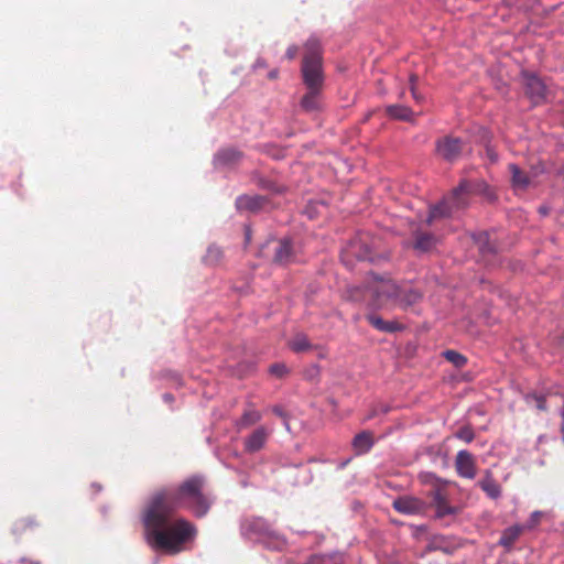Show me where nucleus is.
Listing matches in <instances>:
<instances>
[{
  "instance_id": "40",
  "label": "nucleus",
  "mask_w": 564,
  "mask_h": 564,
  "mask_svg": "<svg viewBox=\"0 0 564 564\" xmlns=\"http://www.w3.org/2000/svg\"><path fill=\"white\" fill-rule=\"evenodd\" d=\"M429 212H434V213H437V212H443V206H442V203L440 204H436L434 206H431Z\"/></svg>"
},
{
  "instance_id": "37",
  "label": "nucleus",
  "mask_w": 564,
  "mask_h": 564,
  "mask_svg": "<svg viewBox=\"0 0 564 564\" xmlns=\"http://www.w3.org/2000/svg\"><path fill=\"white\" fill-rule=\"evenodd\" d=\"M261 417H262L261 412H259L258 410L249 409V426L251 424L259 422L261 420Z\"/></svg>"
},
{
  "instance_id": "44",
  "label": "nucleus",
  "mask_w": 564,
  "mask_h": 564,
  "mask_svg": "<svg viewBox=\"0 0 564 564\" xmlns=\"http://www.w3.org/2000/svg\"><path fill=\"white\" fill-rule=\"evenodd\" d=\"M437 214H431V216L429 217L427 219V223H432V220L434 219V217L436 216Z\"/></svg>"
},
{
  "instance_id": "38",
  "label": "nucleus",
  "mask_w": 564,
  "mask_h": 564,
  "mask_svg": "<svg viewBox=\"0 0 564 564\" xmlns=\"http://www.w3.org/2000/svg\"><path fill=\"white\" fill-rule=\"evenodd\" d=\"M297 52H299L297 46L296 45H291V46L288 47V50L285 52V56L289 59H293L297 55Z\"/></svg>"
},
{
  "instance_id": "21",
  "label": "nucleus",
  "mask_w": 564,
  "mask_h": 564,
  "mask_svg": "<svg viewBox=\"0 0 564 564\" xmlns=\"http://www.w3.org/2000/svg\"><path fill=\"white\" fill-rule=\"evenodd\" d=\"M433 502L436 507L437 517L453 514L455 510L448 505L446 497L440 489L433 492Z\"/></svg>"
},
{
  "instance_id": "9",
  "label": "nucleus",
  "mask_w": 564,
  "mask_h": 564,
  "mask_svg": "<svg viewBox=\"0 0 564 564\" xmlns=\"http://www.w3.org/2000/svg\"><path fill=\"white\" fill-rule=\"evenodd\" d=\"M462 193H478L489 200L496 198L494 189L481 180L475 182L462 181L459 185L453 189V196L458 197Z\"/></svg>"
},
{
  "instance_id": "8",
  "label": "nucleus",
  "mask_w": 564,
  "mask_h": 564,
  "mask_svg": "<svg viewBox=\"0 0 564 564\" xmlns=\"http://www.w3.org/2000/svg\"><path fill=\"white\" fill-rule=\"evenodd\" d=\"M349 257H356L358 260H368L370 262H376L377 257L372 254L371 249L368 247L367 242L358 239L350 242L347 249L344 250L341 254V259L345 264H349Z\"/></svg>"
},
{
  "instance_id": "45",
  "label": "nucleus",
  "mask_w": 564,
  "mask_h": 564,
  "mask_svg": "<svg viewBox=\"0 0 564 564\" xmlns=\"http://www.w3.org/2000/svg\"><path fill=\"white\" fill-rule=\"evenodd\" d=\"M539 212H540V213L546 212V208H545L544 206H541V207L539 208Z\"/></svg>"
},
{
  "instance_id": "16",
  "label": "nucleus",
  "mask_w": 564,
  "mask_h": 564,
  "mask_svg": "<svg viewBox=\"0 0 564 564\" xmlns=\"http://www.w3.org/2000/svg\"><path fill=\"white\" fill-rule=\"evenodd\" d=\"M323 88H307V93L302 97L300 105L307 112L322 109Z\"/></svg>"
},
{
  "instance_id": "14",
  "label": "nucleus",
  "mask_w": 564,
  "mask_h": 564,
  "mask_svg": "<svg viewBox=\"0 0 564 564\" xmlns=\"http://www.w3.org/2000/svg\"><path fill=\"white\" fill-rule=\"evenodd\" d=\"M41 528V522L33 516L19 518L12 525V533L17 536H23L34 533Z\"/></svg>"
},
{
  "instance_id": "23",
  "label": "nucleus",
  "mask_w": 564,
  "mask_h": 564,
  "mask_svg": "<svg viewBox=\"0 0 564 564\" xmlns=\"http://www.w3.org/2000/svg\"><path fill=\"white\" fill-rule=\"evenodd\" d=\"M289 347L294 352H305L311 350L313 348V345L311 344L308 337L305 334L299 333L289 340Z\"/></svg>"
},
{
  "instance_id": "43",
  "label": "nucleus",
  "mask_w": 564,
  "mask_h": 564,
  "mask_svg": "<svg viewBox=\"0 0 564 564\" xmlns=\"http://www.w3.org/2000/svg\"><path fill=\"white\" fill-rule=\"evenodd\" d=\"M348 463H349V459L341 462V463L339 464V468H344V467H346V465H347Z\"/></svg>"
},
{
  "instance_id": "28",
  "label": "nucleus",
  "mask_w": 564,
  "mask_h": 564,
  "mask_svg": "<svg viewBox=\"0 0 564 564\" xmlns=\"http://www.w3.org/2000/svg\"><path fill=\"white\" fill-rule=\"evenodd\" d=\"M269 373L278 379H282L289 375L290 370L283 362L272 364L269 369Z\"/></svg>"
},
{
  "instance_id": "20",
  "label": "nucleus",
  "mask_w": 564,
  "mask_h": 564,
  "mask_svg": "<svg viewBox=\"0 0 564 564\" xmlns=\"http://www.w3.org/2000/svg\"><path fill=\"white\" fill-rule=\"evenodd\" d=\"M522 531L523 527L518 524L507 528L501 533L499 544L505 546L506 549H510L513 545V543L518 540Z\"/></svg>"
},
{
  "instance_id": "32",
  "label": "nucleus",
  "mask_w": 564,
  "mask_h": 564,
  "mask_svg": "<svg viewBox=\"0 0 564 564\" xmlns=\"http://www.w3.org/2000/svg\"><path fill=\"white\" fill-rule=\"evenodd\" d=\"M389 411H390V408L387 404L375 405L370 410V412L367 414L366 420H371V419H373L375 416H377L380 413L381 414H387Z\"/></svg>"
},
{
  "instance_id": "13",
  "label": "nucleus",
  "mask_w": 564,
  "mask_h": 564,
  "mask_svg": "<svg viewBox=\"0 0 564 564\" xmlns=\"http://www.w3.org/2000/svg\"><path fill=\"white\" fill-rule=\"evenodd\" d=\"M477 485L490 499L497 500L501 497V486L494 478L490 469L484 471V476Z\"/></svg>"
},
{
  "instance_id": "42",
  "label": "nucleus",
  "mask_w": 564,
  "mask_h": 564,
  "mask_svg": "<svg viewBox=\"0 0 564 564\" xmlns=\"http://www.w3.org/2000/svg\"><path fill=\"white\" fill-rule=\"evenodd\" d=\"M163 398L166 402H172L174 400L173 395L170 393L164 394Z\"/></svg>"
},
{
  "instance_id": "31",
  "label": "nucleus",
  "mask_w": 564,
  "mask_h": 564,
  "mask_svg": "<svg viewBox=\"0 0 564 564\" xmlns=\"http://www.w3.org/2000/svg\"><path fill=\"white\" fill-rule=\"evenodd\" d=\"M455 436L466 443H471L475 438V433L469 425H465L455 433Z\"/></svg>"
},
{
  "instance_id": "3",
  "label": "nucleus",
  "mask_w": 564,
  "mask_h": 564,
  "mask_svg": "<svg viewBox=\"0 0 564 564\" xmlns=\"http://www.w3.org/2000/svg\"><path fill=\"white\" fill-rule=\"evenodd\" d=\"M367 288L373 297V306L381 308L388 302L395 304L400 284L389 276L371 273Z\"/></svg>"
},
{
  "instance_id": "26",
  "label": "nucleus",
  "mask_w": 564,
  "mask_h": 564,
  "mask_svg": "<svg viewBox=\"0 0 564 564\" xmlns=\"http://www.w3.org/2000/svg\"><path fill=\"white\" fill-rule=\"evenodd\" d=\"M476 242L478 243L479 251L482 254L495 253L497 251L496 246L490 241V236L488 232H480L476 237Z\"/></svg>"
},
{
  "instance_id": "35",
  "label": "nucleus",
  "mask_w": 564,
  "mask_h": 564,
  "mask_svg": "<svg viewBox=\"0 0 564 564\" xmlns=\"http://www.w3.org/2000/svg\"><path fill=\"white\" fill-rule=\"evenodd\" d=\"M486 156L492 164L497 163L499 160L498 153L490 144L486 145Z\"/></svg>"
},
{
  "instance_id": "33",
  "label": "nucleus",
  "mask_w": 564,
  "mask_h": 564,
  "mask_svg": "<svg viewBox=\"0 0 564 564\" xmlns=\"http://www.w3.org/2000/svg\"><path fill=\"white\" fill-rule=\"evenodd\" d=\"M542 516H543V513L541 511L532 512L528 522L524 525H522L523 530L524 529H533L535 525H538Z\"/></svg>"
},
{
  "instance_id": "5",
  "label": "nucleus",
  "mask_w": 564,
  "mask_h": 564,
  "mask_svg": "<svg viewBox=\"0 0 564 564\" xmlns=\"http://www.w3.org/2000/svg\"><path fill=\"white\" fill-rule=\"evenodd\" d=\"M464 148V141L460 138L446 135L435 141V153L446 162L456 161Z\"/></svg>"
},
{
  "instance_id": "4",
  "label": "nucleus",
  "mask_w": 564,
  "mask_h": 564,
  "mask_svg": "<svg viewBox=\"0 0 564 564\" xmlns=\"http://www.w3.org/2000/svg\"><path fill=\"white\" fill-rule=\"evenodd\" d=\"M525 96L533 105H541L546 101L547 87L545 83L534 73L523 72Z\"/></svg>"
},
{
  "instance_id": "22",
  "label": "nucleus",
  "mask_w": 564,
  "mask_h": 564,
  "mask_svg": "<svg viewBox=\"0 0 564 564\" xmlns=\"http://www.w3.org/2000/svg\"><path fill=\"white\" fill-rule=\"evenodd\" d=\"M386 112L390 118L403 121H410L413 117L412 109L403 105L388 106Z\"/></svg>"
},
{
  "instance_id": "39",
  "label": "nucleus",
  "mask_w": 564,
  "mask_h": 564,
  "mask_svg": "<svg viewBox=\"0 0 564 564\" xmlns=\"http://www.w3.org/2000/svg\"><path fill=\"white\" fill-rule=\"evenodd\" d=\"M273 413H275L276 415L281 416L284 419V425L286 427V430H290L289 427V422H288V419H286V415L284 414V412L282 411V409L280 406H274L273 408Z\"/></svg>"
},
{
  "instance_id": "17",
  "label": "nucleus",
  "mask_w": 564,
  "mask_h": 564,
  "mask_svg": "<svg viewBox=\"0 0 564 564\" xmlns=\"http://www.w3.org/2000/svg\"><path fill=\"white\" fill-rule=\"evenodd\" d=\"M508 169L511 173V186L514 191H525L532 184L530 175L524 173L517 164L511 163Z\"/></svg>"
},
{
  "instance_id": "41",
  "label": "nucleus",
  "mask_w": 564,
  "mask_h": 564,
  "mask_svg": "<svg viewBox=\"0 0 564 564\" xmlns=\"http://www.w3.org/2000/svg\"><path fill=\"white\" fill-rule=\"evenodd\" d=\"M278 74H279L278 69H273L269 73V78L275 79L278 77Z\"/></svg>"
},
{
  "instance_id": "24",
  "label": "nucleus",
  "mask_w": 564,
  "mask_h": 564,
  "mask_svg": "<svg viewBox=\"0 0 564 564\" xmlns=\"http://www.w3.org/2000/svg\"><path fill=\"white\" fill-rule=\"evenodd\" d=\"M436 245V238L431 234H417L414 242V249L417 251H430Z\"/></svg>"
},
{
  "instance_id": "46",
  "label": "nucleus",
  "mask_w": 564,
  "mask_h": 564,
  "mask_svg": "<svg viewBox=\"0 0 564 564\" xmlns=\"http://www.w3.org/2000/svg\"><path fill=\"white\" fill-rule=\"evenodd\" d=\"M561 415H562V417H563V420H564V406H563V408H562V410H561Z\"/></svg>"
},
{
  "instance_id": "25",
  "label": "nucleus",
  "mask_w": 564,
  "mask_h": 564,
  "mask_svg": "<svg viewBox=\"0 0 564 564\" xmlns=\"http://www.w3.org/2000/svg\"><path fill=\"white\" fill-rule=\"evenodd\" d=\"M305 564H344V561L338 554H315Z\"/></svg>"
},
{
  "instance_id": "7",
  "label": "nucleus",
  "mask_w": 564,
  "mask_h": 564,
  "mask_svg": "<svg viewBox=\"0 0 564 564\" xmlns=\"http://www.w3.org/2000/svg\"><path fill=\"white\" fill-rule=\"evenodd\" d=\"M272 424L256 425L249 431V454L264 448L267 442L273 433Z\"/></svg>"
},
{
  "instance_id": "18",
  "label": "nucleus",
  "mask_w": 564,
  "mask_h": 564,
  "mask_svg": "<svg viewBox=\"0 0 564 564\" xmlns=\"http://www.w3.org/2000/svg\"><path fill=\"white\" fill-rule=\"evenodd\" d=\"M366 318L372 327L383 333L400 332L404 328V326L399 322L384 321L381 316L377 314H368Z\"/></svg>"
},
{
  "instance_id": "29",
  "label": "nucleus",
  "mask_w": 564,
  "mask_h": 564,
  "mask_svg": "<svg viewBox=\"0 0 564 564\" xmlns=\"http://www.w3.org/2000/svg\"><path fill=\"white\" fill-rule=\"evenodd\" d=\"M223 257V251L217 246H210L207 250V253L204 258L205 262L208 264H216Z\"/></svg>"
},
{
  "instance_id": "1",
  "label": "nucleus",
  "mask_w": 564,
  "mask_h": 564,
  "mask_svg": "<svg viewBox=\"0 0 564 564\" xmlns=\"http://www.w3.org/2000/svg\"><path fill=\"white\" fill-rule=\"evenodd\" d=\"M213 502L205 478L198 475L188 477L177 488L156 490L142 514L148 543L155 550L178 553L181 546L196 534V528L185 519L173 520L174 511L185 506L202 518Z\"/></svg>"
},
{
  "instance_id": "2",
  "label": "nucleus",
  "mask_w": 564,
  "mask_h": 564,
  "mask_svg": "<svg viewBox=\"0 0 564 564\" xmlns=\"http://www.w3.org/2000/svg\"><path fill=\"white\" fill-rule=\"evenodd\" d=\"M304 56L301 66L303 83L306 88L324 87L323 50L319 41L311 37L304 45Z\"/></svg>"
},
{
  "instance_id": "10",
  "label": "nucleus",
  "mask_w": 564,
  "mask_h": 564,
  "mask_svg": "<svg viewBox=\"0 0 564 564\" xmlns=\"http://www.w3.org/2000/svg\"><path fill=\"white\" fill-rule=\"evenodd\" d=\"M398 297L395 304L401 308H409L419 303L423 297V292L414 288L411 283H400Z\"/></svg>"
},
{
  "instance_id": "47",
  "label": "nucleus",
  "mask_w": 564,
  "mask_h": 564,
  "mask_svg": "<svg viewBox=\"0 0 564 564\" xmlns=\"http://www.w3.org/2000/svg\"><path fill=\"white\" fill-rule=\"evenodd\" d=\"M242 419L247 417V412L241 415Z\"/></svg>"
},
{
  "instance_id": "27",
  "label": "nucleus",
  "mask_w": 564,
  "mask_h": 564,
  "mask_svg": "<svg viewBox=\"0 0 564 564\" xmlns=\"http://www.w3.org/2000/svg\"><path fill=\"white\" fill-rule=\"evenodd\" d=\"M524 401L527 404H533L539 411H546V400L544 395L536 393H528L524 395Z\"/></svg>"
},
{
  "instance_id": "34",
  "label": "nucleus",
  "mask_w": 564,
  "mask_h": 564,
  "mask_svg": "<svg viewBox=\"0 0 564 564\" xmlns=\"http://www.w3.org/2000/svg\"><path fill=\"white\" fill-rule=\"evenodd\" d=\"M417 76L415 74H411L409 77L410 90L413 98L417 101H421L423 98L416 91Z\"/></svg>"
},
{
  "instance_id": "6",
  "label": "nucleus",
  "mask_w": 564,
  "mask_h": 564,
  "mask_svg": "<svg viewBox=\"0 0 564 564\" xmlns=\"http://www.w3.org/2000/svg\"><path fill=\"white\" fill-rule=\"evenodd\" d=\"M455 469L462 478L474 479L477 475V465L474 455L466 449L459 451L455 457Z\"/></svg>"
},
{
  "instance_id": "36",
  "label": "nucleus",
  "mask_w": 564,
  "mask_h": 564,
  "mask_svg": "<svg viewBox=\"0 0 564 564\" xmlns=\"http://www.w3.org/2000/svg\"><path fill=\"white\" fill-rule=\"evenodd\" d=\"M545 172V169L542 164H538L531 167L530 171V177L533 181V178L538 177L539 175L543 174Z\"/></svg>"
},
{
  "instance_id": "12",
  "label": "nucleus",
  "mask_w": 564,
  "mask_h": 564,
  "mask_svg": "<svg viewBox=\"0 0 564 564\" xmlns=\"http://www.w3.org/2000/svg\"><path fill=\"white\" fill-rule=\"evenodd\" d=\"M393 508L404 514H417L424 510V502L414 497H400L393 501Z\"/></svg>"
},
{
  "instance_id": "15",
  "label": "nucleus",
  "mask_w": 564,
  "mask_h": 564,
  "mask_svg": "<svg viewBox=\"0 0 564 564\" xmlns=\"http://www.w3.org/2000/svg\"><path fill=\"white\" fill-rule=\"evenodd\" d=\"M375 445V437L371 431H361L356 434L351 441V447L356 455H365L371 451Z\"/></svg>"
},
{
  "instance_id": "30",
  "label": "nucleus",
  "mask_w": 564,
  "mask_h": 564,
  "mask_svg": "<svg viewBox=\"0 0 564 564\" xmlns=\"http://www.w3.org/2000/svg\"><path fill=\"white\" fill-rule=\"evenodd\" d=\"M444 357L453 362L456 367H463L467 362V359L455 350H446L444 351Z\"/></svg>"
},
{
  "instance_id": "19",
  "label": "nucleus",
  "mask_w": 564,
  "mask_h": 564,
  "mask_svg": "<svg viewBox=\"0 0 564 564\" xmlns=\"http://www.w3.org/2000/svg\"><path fill=\"white\" fill-rule=\"evenodd\" d=\"M293 250L290 240L282 239L276 242L274 248V261L280 264L289 263L292 260Z\"/></svg>"
},
{
  "instance_id": "11",
  "label": "nucleus",
  "mask_w": 564,
  "mask_h": 564,
  "mask_svg": "<svg viewBox=\"0 0 564 564\" xmlns=\"http://www.w3.org/2000/svg\"><path fill=\"white\" fill-rule=\"evenodd\" d=\"M257 534V541L261 542L264 546L272 550H282L286 542L285 540L270 530L269 528H265L263 531L257 533L253 528H249V534Z\"/></svg>"
}]
</instances>
